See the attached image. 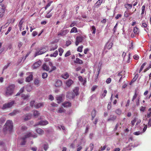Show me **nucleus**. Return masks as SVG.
Instances as JSON below:
<instances>
[{
	"mask_svg": "<svg viewBox=\"0 0 151 151\" xmlns=\"http://www.w3.org/2000/svg\"><path fill=\"white\" fill-rule=\"evenodd\" d=\"M15 87L14 84H11L6 88L5 95L8 97L12 95L14 93V89Z\"/></svg>",
	"mask_w": 151,
	"mask_h": 151,
	"instance_id": "f257e3e1",
	"label": "nucleus"
},
{
	"mask_svg": "<svg viewBox=\"0 0 151 151\" xmlns=\"http://www.w3.org/2000/svg\"><path fill=\"white\" fill-rule=\"evenodd\" d=\"M37 137V135L35 134H34L32 132H28L24 135V137L22 138V141L21 145H25L26 141L25 139L26 138L29 137H33L34 138H35Z\"/></svg>",
	"mask_w": 151,
	"mask_h": 151,
	"instance_id": "f03ea898",
	"label": "nucleus"
},
{
	"mask_svg": "<svg viewBox=\"0 0 151 151\" xmlns=\"http://www.w3.org/2000/svg\"><path fill=\"white\" fill-rule=\"evenodd\" d=\"M13 127V124L11 120H9L7 121L4 129V131L5 130H8L10 132L12 131Z\"/></svg>",
	"mask_w": 151,
	"mask_h": 151,
	"instance_id": "7ed1b4c3",
	"label": "nucleus"
},
{
	"mask_svg": "<svg viewBox=\"0 0 151 151\" xmlns=\"http://www.w3.org/2000/svg\"><path fill=\"white\" fill-rule=\"evenodd\" d=\"M86 38L85 35H80L77 36L76 38V41L75 42L76 45V46L78 45L79 43L81 42L83 40L85 39Z\"/></svg>",
	"mask_w": 151,
	"mask_h": 151,
	"instance_id": "20e7f679",
	"label": "nucleus"
},
{
	"mask_svg": "<svg viewBox=\"0 0 151 151\" xmlns=\"http://www.w3.org/2000/svg\"><path fill=\"white\" fill-rule=\"evenodd\" d=\"M46 51L47 50L45 47H40L36 51V52L35 53V57L41 55L46 52Z\"/></svg>",
	"mask_w": 151,
	"mask_h": 151,
	"instance_id": "39448f33",
	"label": "nucleus"
},
{
	"mask_svg": "<svg viewBox=\"0 0 151 151\" xmlns=\"http://www.w3.org/2000/svg\"><path fill=\"white\" fill-rule=\"evenodd\" d=\"M14 103L15 101H12L8 103H6L3 105L2 109H4L11 107L14 104Z\"/></svg>",
	"mask_w": 151,
	"mask_h": 151,
	"instance_id": "423d86ee",
	"label": "nucleus"
},
{
	"mask_svg": "<svg viewBox=\"0 0 151 151\" xmlns=\"http://www.w3.org/2000/svg\"><path fill=\"white\" fill-rule=\"evenodd\" d=\"M5 9V6L3 4H0V17H2L3 16Z\"/></svg>",
	"mask_w": 151,
	"mask_h": 151,
	"instance_id": "0eeeda50",
	"label": "nucleus"
},
{
	"mask_svg": "<svg viewBox=\"0 0 151 151\" xmlns=\"http://www.w3.org/2000/svg\"><path fill=\"white\" fill-rule=\"evenodd\" d=\"M69 32V30L67 29L62 30L58 33V36H64L65 35Z\"/></svg>",
	"mask_w": 151,
	"mask_h": 151,
	"instance_id": "6e6552de",
	"label": "nucleus"
},
{
	"mask_svg": "<svg viewBox=\"0 0 151 151\" xmlns=\"http://www.w3.org/2000/svg\"><path fill=\"white\" fill-rule=\"evenodd\" d=\"M48 124V122L47 120H41L37 124L35 125L37 126L39 125L41 126H44Z\"/></svg>",
	"mask_w": 151,
	"mask_h": 151,
	"instance_id": "1a4fd4ad",
	"label": "nucleus"
},
{
	"mask_svg": "<svg viewBox=\"0 0 151 151\" xmlns=\"http://www.w3.org/2000/svg\"><path fill=\"white\" fill-rule=\"evenodd\" d=\"M41 65V62L40 60L35 62L33 65V68L34 69H36L39 67Z\"/></svg>",
	"mask_w": 151,
	"mask_h": 151,
	"instance_id": "9d476101",
	"label": "nucleus"
},
{
	"mask_svg": "<svg viewBox=\"0 0 151 151\" xmlns=\"http://www.w3.org/2000/svg\"><path fill=\"white\" fill-rule=\"evenodd\" d=\"M23 22H24L22 21V19L19 22L18 26L19 28V30L20 31H22L24 29L23 25Z\"/></svg>",
	"mask_w": 151,
	"mask_h": 151,
	"instance_id": "9b49d317",
	"label": "nucleus"
},
{
	"mask_svg": "<svg viewBox=\"0 0 151 151\" xmlns=\"http://www.w3.org/2000/svg\"><path fill=\"white\" fill-rule=\"evenodd\" d=\"M75 95L72 92H69L68 93L66 97L69 99H71L74 98Z\"/></svg>",
	"mask_w": 151,
	"mask_h": 151,
	"instance_id": "f8f14e48",
	"label": "nucleus"
},
{
	"mask_svg": "<svg viewBox=\"0 0 151 151\" xmlns=\"http://www.w3.org/2000/svg\"><path fill=\"white\" fill-rule=\"evenodd\" d=\"M32 115L31 114H26L23 116V119L25 121H27L31 119Z\"/></svg>",
	"mask_w": 151,
	"mask_h": 151,
	"instance_id": "ddd939ff",
	"label": "nucleus"
},
{
	"mask_svg": "<svg viewBox=\"0 0 151 151\" xmlns=\"http://www.w3.org/2000/svg\"><path fill=\"white\" fill-rule=\"evenodd\" d=\"M104 2V0H98L96 3L94 5V7L95 8H98L101 5L102 3Z\"/></svg>",
	"mask_w": 151,
	"mask_h": 151,
	"instance_id": "4468645a",
	"label": "nucleus"
},
{
	"mask_svg": "<svg viewBox=\"0 0 151 151\" xmlns=\"http://www.w3.org/2000/svg\"><path fill=\"white\" fill-rule=\"evenodd\" d=\"M116 116L114 115H110L108 119V121H114L116 119Z\"/></svg>",
	"mask_w": 151,
	"mask_h": 151,
	"instance_id": "2eb2a0df",
	"label": "nucleus"
},
{
	"mask_svg": "<svg viewBox=\"0 0 151 151\" xmlns=\"http://www.w3.org/2000/svg\"><path fill=\"white\" fill-rule=\"evenodd\" d=\"M112 45L113 43L112 42H108L106 44L105 46V47L106 49H110L111 48Z\"/></svg>",
	"mask_w": 151,
	"mask_h": 151,
	"instance_id": "dca6fc26",
	"label": "nucleus"
},
{
	"mask_svg": "<svg viewBox=\"0 0 151 151\" xmlns=\"http://www.w3.org/2000/svg\"><path fill=\"white\" fill-rule=\"evenodd\" d=\"M62 84V81L60 80H58L56 81L55 84V86L56 87H60Z\"/></svg>",
	"mask_w": 151,
	"mask_h": 151,
	"instance_id": "f3484780",
	"label": "nucleus"
},
{
	"mask_svg": "<svg viewBox=\"0 0 151 151\" xmlns=\"http://www.w3.org/2000/svg\"><path fill=\"white\" fill-rule=\"evenodd\" d=\"M25 87L26 90L28 92L31 91L32 90V87L30 84H28Z\"/></svg>",
	"mask_w": 151,
	"mask_h": 151,
	"instance_id": "a211bd4d",
	"label": "nucleus"
},
{
	"mask_svg": "<svg viewBox=\"0 0 151 151\" xmlns=\"http://www.w3.org/2000/svg\"><path fill=\"white\" fill-rule=\"evenodd\" d=\"M49 65L51 68V70L49 71L50 72L53 71L55 70H56V68L55 66H53V64L51 62H49Z\"/></svg>",
	"mask_w": 151,
	"mask_h": 151,
	"instance_id": "6ab92c4d",
	"label": "nucleus"
},
{
	"mask_svg": "<svg viewBox=\"0 0 151 151\" xmlns=\"http://www.w3.org/2000/svg\"><path fill=\"white\" fill-rule=\"evenodd\" d=\"M44 106V103H35L34 105V107L37 109H38L41 107L43 106Z\"/></svg>",
	"mask_w": 151,
	"mask_h": 151,
	"instance_id": "aec40b11",
	"label": "nucleus"
},
{
	"mask_svg": "<svg viewBox=\"0 0 151 151\" xmlns=\"http://www.w3.org/2000/svg\"><path fill=\"white\" fill-rule=\"evenodd\" d=\"M30 95L29 94H22L21 95V97L23 100H28Z\"/></svg>",
	"mask_w": 151,
	"mask_h": 151,
	"instance_id": "412c9836",
	"label": "nucleus"
},
{
	"mask_svg": "<svg viewBox=\"0 0 151 151\" xmlns=\"http://www.w3.org/2000/svg\"><path fill=\"white\" fill-rule=\"evenodd\" d=\"M63 105L65 107H70L71 105V103L69 102H65L63 104Z\"/></svg>",
	"mask_w": 151,
	"mask_h": 151,
	"instance_id": "4be33fe9",
	"label": "nucleus"
},
{
	"mask_svg": "<svg viewBox=\"0 0 151 151\" xmlns=\"http://www.w3.org/2000/svg\"><path fill=\"white\" fill-rule=\"evenodd\" d=\"M37 132L40 135H42L44 133V131L41 128H38L36 129Z\"/></svg>",
	"mask_w": 151,
	"mask_h": 151,
	"instance_id": "5701e85b",
	"label": "nucleus"
},
{
	"mask_svg": "<svg viewBox=\"0 0 151 151\" xmlns=\"http://www.w3.org/2000/svg\"><path fill=\"white\" fill-rule=\"evenodd\" d=\"M73 81L71 79L68 80L66 82V84L68 87L70 86L73 83Z\"/></svg>",
	"mask_w": 151,
	"mask_h": 151,
	"instance_id": "b1692460",
	"label": "nucleus"
},
{
	"mask_svg": "<svg viewBox=\"0 0 151 151\" xmlns=\"http://www.w3.org/2000/svg\"><path fill=\"white\" fill-rule=\"evenodd\" d=\"M33 75L32 74H30L26 78V81L27 82H29L32 80Z\"/></svg>",
	"mask_w": 151,
	"mask_h": 151,
	"instance_id": "393cba45",
	"label": "nucleus"
},
{
	"mask_svg": "<svg viewBox=\"0 0 151 151\" xmlns=\"http://www.w3.org/2000/svg\"><path fill=\"white\" fill-rule=\"evenodd\" d=\"M61 76L63 78L65 79H66L69 78V75L68 73L67 72H65L63 74H62Z\"/></svg>",
	"mask_w": 151,
	"mask_h": 151,
	"instance_id": "a878e982",
	"label": "nucleus"
},
{
	"mask_svg": "<svg viewBox=\"0 0 151 151\" xmlns=\"http://www.w3.org/2000/svg\"><path fill=\"white\" fill-rule=\"evenodd\" d=\"M133 32L136 35H138L139 32V29L137 27H135L134 28Z\"/></svg>",
	"mask_w": 151,
	"mask_h": 151,
	"instance_id": "bb28decb",
	"label": "nucleus"
},
{
	"mask_svg": "<svg viewBox=\"0 0 151 151\" xmlns=\"http://www.w3.org/2000/svg\"><path fill=\"white\" fill-rule=\"evenodd\" d=\"M42 68L44 70L47 71H48L49 70V66L46 65L45 63H44L43 65Z\"/></svg>",
	"mask_w": 151,
	"mask_h": 151,
	"instance_id": "cd10ccee",
	"label": "nucleus"
},
{
	"mask_svg": "<svg viewBox=\"0 0 151 151\" xmlns=\"http://www.w3.org/2000/svg\"><path fill=\"white\" fill-rule=\"evenodd\" d=\"M74 63H76L82 64L83 63V61L79 58H76L74 61Z\"/></svg>",
	"mask_w": 151,
	"mask_h": 151,
	"instance_id": "c85d7f7f",
	"label": "nucleus"
},
{
	"mask_svg": "<svg viewBox=\"0 0 151 151\" xmlns=\"http://www.w3.org/2000/svg\"><path fill=\"white\" fill-rule=\"evenodd\" d=\"M56 98L58 103H60L62 101V97L61 96H57Z\"/></svg>",
	"mask_w": 151,
	"mask_h": 151,
	"instance_id": "c756f323",
	"label": "nucleus"
},
{
	"mask_svg": "<svg viewBox=\"0 0 151 151\" xmlns=\"http://www.w3.org/2000/svg\"><path fill=\"white\" fill-rule=\"evenodd\" d=\"M73 92L75 96L78 94V88H76L73 90Z\"/></svg>",
	"mask_w": 151,
	"mask_h": 151,
	"instance_id": "7c9ffc66",
	"label": "nucleus"
},
{
	"mask_svg": "<svg viewBox=\"0 0 151 151\" xmlns=\"http://www.w3.org/2000/svg\"><path fill=\"white\" fill-rule=\"evenodd\" d=\"M124 6L127 9H130L132 7V5L130 4H127L124 5Z\"/></svg>",
	"mask_w": 151,
	"mask_h": 151,
	"instance_id": "2f4dec72",
	"label": "nucleus"
},
{
	"mask_svg": "<svg viewBox=\"0 0 151 151\" xmlns=\"http://www.w3.org/2000/svg\"><path fill=\"white\" fill-rule=\"evenodd\" d=\"M33 115L34 116L37 117L40 115V113L39 111L37 110L33 111Z\"/></svg>",
	"mask_w": 151,
	"mask_h": 151,
	"instance_id": "473e14b6",
	"label": "nucleus"
},
{
	"mask_svg": "<svg viewBox=\"0 0 151 151\" xmlns=\"http://www.w3.org/2000/svg\"><path fill=\"white\" fill-rule=\"evenodd\" d=\"M91 31H92V34L94 35L96 32V28L94 26H92L91 28Z\"/></svg>",
	"mask_w": 151,
	"mask_h": 151,
	"instance_id": "72a5a7b5",
	"label": "nucleus"
},
{
	"mask_svg": "<svg viewBox=\"0 0 151 151\" xmlns=\"http://www.w3.org/2000/svg\"><path fill=\"white\" fill-rule=\"evenodd\" d=\"M78 32L77 28L76 27H73L71 29L70 32V33L73 32L77 33Z\"/></svg>",
	"mask_w": 151,
	"mask_h": 151,
	"instance_id": "f704fd0d",
	"label": "nucleus"
},
{
	"mask_svg": "<svg viewBox=\"0 0 151 151\" xmlns=\"http://www.w3.org/2000/svg\"><path fill=\"white\" fill-rule=\"evenodd\" d=\"M83 48V45H81V46H79L77 48V51L78 52H81L82 51V49Z\"/></svg>",
	"mask_w": 151,
	"mask_h": 151,
	"instance_id": "c9c22d12",
	"label": "nucleus"
},
{
	"mask_svg": "<svg viewBox=\"0 0 151 151\" xmlns=\"http://www.w3.org/2000/svg\"><path fill=\"white\" fill-rule=\"evenodd\" d=\"M58 55V51L56 50L54 53L50 54V56L51 57H56Z\"/></svg>",
	"mask_w": 151,
	"mask_h": 151,
	"instance_id": "e433bc0d",
	"label": "nucleus"
},
{
	"mask_svg": "<svg viewBox=\"0 0 151 151\" xmlns=\"http://www.w3.org/2000/svg\"><path fill=\"white\" fill-rule=\"evenodd\" d=\"M19 129H21L22 131H24L27 129V127L24 125L20 126L19 127Z\"/></svg>",
	"mask_w": 151,
	"mask_h": 151,
	"instance_id": "4c0bfd02",
	"label": "nucleus"
},
{
	"mask_svg": "<svg viewBox=\"0 0 151 151\" xmlns=\"http://www.w3.org/2000/svg\"><path fill=\"white\" fill-rule=\"evenodd\" d=\"M107 91L106 90H104V92L102 93L101 98L103 99L106 96L107 93Z\"/></svg>",
	"mask_w": 151,
	"mask_h": 151,
	"instance_id": "58836bf2",
	"label": "nucleus"
},
{
	"mask_svg": "<svg viewBox=\"0 0 151 151\" xmlns=\"http://www.w3.org/2000/svg\"><path fill=\"white\" fill-rule=\"evenodd\" d=\"M65 111V110L62 107L60 108L59 109V110L58 111V112L59 113H62L63 112H64Z\"/></svg>",
	"mask_w": 151,
	"mask_h": 151,
	"instance_id": "ea45409f",
	"label": "nucleus"
},
{
	"mask_svg": "<svg viewBox=\"0 0 151 151\" xmlns=\"http://www.w3.org/2000/svg\"><path fill=\"white\" fill-rule=\"evenodd\" d=\"M19 83L21 84L22 83L24 82V79L23 78L19 79L17 80Z\"/></svg>",
	"mask_w": 151,
	"mask_h": 151,
	"instance_id": "a19ab883",
	"label": "nucleus"
},
{
	"mask_svg": "<svg viewBox=\"0 0 151 151\" xmlns=\"http://www.w3.org/2000/svg\"><path fill=\"white\" fill-rule=\"evenodd\" d=\"M145 5H143L142 8V13L141 15H143L145 12Z\"/></svg>",
	"mask_w": 151,
	"mask_h": 151,
	"instance_id": "79ce46f5",
	"label": "nucleus"
},
{
	"mask_svg": "<svg viewBox=\"0 0 151 151\" xmlns=\"http://www.w3.org/2000/svg\"><path fill=\"white\" fill-rule=\"evenodd\" d=\"M18 112V111L17 110H14L13 112L10 113L9 114L11 116H13L15 114Z\"/></svg>",
	"mask_w": 151,
	"mask_h": 151,
	"instance_id": "37998d69",
	"label": "nucleus"
},
{
	"mask_svg": "<svg viewBox=\"0 0 151 151\" xmlns=\"http://www.w3.org/2000/svg\"><path fill=\"white\" fill-rule=\"evenodd\" d=\"M115 112L117 114L120 115L121 114L122 111L120 109H118L116 110Z\"/></svg>",
	"mask_w": 151,
	"mask_h": 151,
	"instance_id": "c03bdc74",
	"label": "nucleus"
},
{
	"mask_svg": "<svg viewBox=\"0 0 151 151\" xmlns=\"http://www.w3.org/2000/svg\"><path fill=\"white\" fill-rule=\"evenodd\" d=\"M40 83V81L38 79H36L34 81V83L36 85H38Z\"/></svg>",
	"mask_w": 151,
	"mask_h": 151,
	"instance_id": "a18cd8bd",
	"label": "nucleus"
},
{
	"mask_svg": "<svg viewBox=\"0 0 151 151\" xmlns=\"http://www.w3.org/2000/svg\"><path fill=\"white\" fill-rule=\"evenodd\" d=\"M47 76V73H44L42 74V77L43 78H45Z\"/></svg>",
	"mask_w": 151,
	"mask_h": 151,
	"instance_id": "49530a36",
	"label": "nucleus"
},
{
	"mask_svg": "<svg viewBox=\"0 0 151 151\" xmlns=\"http://www.w3.org/2000/svg\"><path fill=\"white\" fill-rule=\"evenodd\" d=\"M93 119L96 116V111L95 110H93L91 113Z\"/></svg>",
	"mask_w": 151,
	"mask_h": 151,
	"instance_id": "de8ad7c7",
	"label": "nucleus"
},
{
	"mask_svg": "<svg viewBox=\"0 0 151 151\" xmlns=\"http://www.w3.org/2000/svg\"><path fill=\"white\" fill-rule=\"evenodd\" d=\"M137 91H135V92L134 94V96H133V98H132V101H133L134 100L136 99V98L137 97Z\"/></svg>",
	"mask_w": 151,
	"mask_h": 151,
	"instance_id": "09e8293b",
	"label": "nucleus"
},
{
	"mask_svg": "<svg viewBox=\"0 0 151 151\" xmlns=\"http://www.w3.org/2000/svg\"><path fill=\"white\" fill-rule=\"evenodd\" d=\"M117 25H118V23H116V24L115 25L114 27V28L113 29V31L114 33H115L116 32L117 27Z\"/></svg>",
	"mask_w": 151,
	"mask_h": 151,
	"instance_id": "8fccbe9b",
	"label": "nucleus"
},
{
	"mask_svg": "<svg viewBox=\"0 0 151 151\" xmlns=\"http://www.w3.org/2000/svg\"><path fill=\"white\" fill-rule=\"evenodd\" d=\"M145 64H146L144 63L142 65L139 70V73H140L142 71Z\"/></svg>",
	"mask_w": 151,
	"mask_h": 151,
	"instance_id": "3c124183",
	"label": "nucleus"
},
{
	"mask_svg": "<svg viewBox=\"0 0 151 151\" xmlns=\"http://www.w3.org/2000/svg\"><path fill=\"white\" fill-rule=\"evenodd\" d=\"M122 72H121L119 73L117 75L118 76H119V77H120V78L119 80V82H120L122 78V75L121 74V73H122Z\"/></svg>",
	"mask_w": 151,
	"mask_h": 151,
	"instance_id": "603ef678",
	"label": "nucleus"
},
{
	"mask_svg": "<svg viewBox=\"0 0 151 151\" xmlns=\"http://www.w3.org/2000/svg\"><path fill=\"white\" fill-rule=\"evenodd\" d=\"M35 103L34 101H32L30 102V105L31 107H34V105Z\"/></svg>",
	"mask_w": 151,
	"mask_h": 151,
	"instance_id": "864d4df0",
	"label": "nucleus"
},
{
	"mask_svg": "<svg viewBox=\"0 0 151 151\" xmlns=\"http://www.w3.org/2000/svg\"><path fill=\"white\" fill-rule=\"evenodd\" d=\"M12 28L11 27H9L8 29V30L5 33V35H7L8 34H9V32H10L11 30H12Z\"/></svg>",
	"mask_w": 151,
	"mask_h": 151,
	"instance_id": "5fc2aeb1",
	"label": "nucleus"
},
{
	"mask_svg": "<svg viewBox=\"0 0 151 151\" xmlns=\"http://www.w3.org/2000/svg\"><path fill=\"white\" fill-rule=\"evenodd\" d=\"M71 54L70 52V51H68L65 54V57H67L68 56Z\"/></svg>",
	"mask_w": 151,
	"mask_h": 151,
	"instance_id": "6e6d98bb",
	"label": "nucleus"
},
{
	"mask_svg": "<svg viewBox=\"0 0 151 151\" xmlns=\"http://www.w3.org/2000/svg\"><path fill=\"white\" fill-rule=\"evenodd\" d=\"M9 64L10 63H8L7 64V65H5L4 67L3 68V71L2 72V73H3V71H4V70L6 69L8 67V66H9Z\"/></svg>",
	"mask_w": 151,
	"mask_h": 151,
	"instance_id": "4d7b16f0",
	"label": "nucleus"
},
{
	"mask_svg": "<svg viewBox=\"0 0 151 151\" xmlns=\"http://www.w3.org/2000/svg\"><path fill=\"white\" fill-rule=\"evenodd\" d=\"M124 16L126 17H128L129 16V13L128 11H126L124 13Z\"/></svg>",
	"mask_w": 151,
	"mask_h": 151,
	"instance_id": "13d9d810",
	"label": "nucleus"
},
{
	"mask_svg": "<svg viewBox=\"0 0 151 151\" xmlns=\"http://www.w3.org/2000/svg\"><path fill=\"white\" fill-rule=\"evenodd\" d=\"M76 21H74L70 25V27H72L73 26H74L75 25H76Z\"/></svg>",
	"mask_w": 151,
	"mask_h": 151,
	"instance_id": "bf43d9fd",
	"label": "nucleus"
},
{
	"mask_svg": "<svg viewBox=\"0 0 151 151\" xmlns=\"http://www.w3.org/2000/svg\"><path fill=\"white\" fill-rule=\"evenodd\" d=\"M142 134V132L140 131H138L136 132H135L134 133V134L136 135H138L140 134Z\"/></svg>",
	"mask_w": 151,
	"mask_h": 151,
	"instance_id": "052dcab7",
	"label": "nucleus"
},
{
	"mask_svg": "<svg viewBox=\"0 0 151 151\" xmlns=\"http://www.w3.org/2000/svg\"><path fill=\"white\" fill-rule=\"evenodd\" d=\"M48 147V145L47 144H45L44 145V150L46 151L47 150Z\"/></svg>",
	"mask_w": 151,
	"mask_h": 151,
	"instance_id": "680f3d73",
	"label": "nucleus"
},
{
	"mask_svg": "<svg viewBox=\"0 0 151 151\" xmlns=\"http://www.w3.org/2000/svg\"><path fill=\"white\" fill-rule=\"evenodd\" d=\"M58 47V46L57 45H55V47H51L50 49V51H53L55 50V49H57Z\"/></svg>",
	"mask_w": 151,
	"mask_h": 151,
	"instance_id": "e2e57ef3",
	"label": "nucleus"
},
{
	"mask_svg": "<svg viewBox=\"0 0 151 151\" xmlns=\"http://www.w3.org/2000/svg\"><path fill=\"white\" fill-rule=\"evenodd\" d=\"M71 43V42L70 40H68L66 42V45L68 46L70 45Z\"/></svg>",
	"mask_w": 151,
	"mask_h": 151,
	"instance_id": "0e129e2a",
	"label": "nucleus"
},
{
	"mask_svg": "<svg viewBox=\"0 0 151 151\" xmlns=\"http://www.w3.org/2000/svg\"><path fill=\"white\" fill-rule=\"evenodd\" d=\"M145 107H143V106H142L140 107V111L143 112L145 111Z\"/></svg>",
	"mask_w": 151,
	"mask_h": 151,
	"instance_id": "69168bd1",
	"label": "nucleus"
},
{
	"mask_svg": "<svg viewBox=\"0 0 151 151\" xmlns=\"http://www.w3.org/2000/svg\"><path fill=\"white\" fill-rule=\"evenodd\" d=\"M111 81V79L110 78H108L106 81V82L107 84L109 83Z\"/></svg>",
	"mask_w": 151,
	"mask_h": 151,
	"instance_id": "338daca9",
	"label": "nucleus"
},
{
	"mask_svg": "<svg viewBox=\"0 0 151 151\" xmlns=\"http://www.w3.org/2000/svg\"><path fill=\"white\" fill-rule=\"evenodd\" d=\"M24 86H23L22 88L19 91L20 93H23L24 91Z\"/></svg>",
	"mask_w": 151,
	"mask_h": 151,
	"instance_id": "774afa93",
	"label": "nucleus"
}]
</instances>
